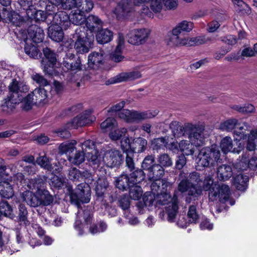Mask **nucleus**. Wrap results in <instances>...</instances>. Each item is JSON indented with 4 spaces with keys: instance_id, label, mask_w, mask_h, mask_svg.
I'll use <instances>...</instances> for the list:
<instances>
[{
    "instance_id": "nucleus-35",
    "label": "nucleus",
    "mask_w": 257,
    "mask_h": 257,
    "mask_svg": "<svg viewBox=\"0 0 257 257\" xmlns=\"http://www.w3.org/2000/svg\"><path fill=\"white\" fill-rule=\"evenodd\" d=\"M195 146L189 140H182L179 143V149L183 153V155H193L195 152V149L193 147Z\"/></svg>"
},
{
    "instance_id": "nucleus-38",
    "label": "nucleus",
    "mask_w": 257,
    "mask_h": 257,
    "mask_svg": "<svg viewBox=\"0 0 257 257\" xmlns=\"http://www.w3.org/2000/svg\"><path fill=\"white\" fill-rule=\"evenodd\" d=\"M164 174L163 167L158 164L154 165V166L148 172V177L150 180H161Z\"/></svg>"
},
{
    "instance_id": "nucleus-33",
    "label": "nucleus",
    "mask_w": 257,
    "mask_h": 257,
    "mask_svg": "<svg viewBox=\"0 0 257 257\" xmlns=\"http://www.w3.org/2000/svg\"><path fill=\"white\" fill-rule=\"evenodd\" d=\"M154 181L151 184V188L152 193L157 195L161 190H165L168 186H171V184L165 180H153Z\"/></svg>"
},
{
    "instance_id": "nucleus-27",
    "label": "nucleus",
    "mask_w": 257,
    "mask_h": 257,
    "mask_svg": "<svg viewBox=\"0 0 257 257\" xmlns=\"http://www.w3.org/2000/svg\"><path fill=\"white\" fill-rule=\"evenodd\" d=\"M63 30L64 29L60 26L52 24L48 29V36L55 42H61L64 38Z\"/></svg>"
},
{
    "instance_id": "nucleus-25",
    "label": "nucleus",
    "mask_w": 257,
    "mask_h": 257,
    "mask_svg": "<svg viewBox=\"0 0 257 257\" xmlns=\"http://www.w3.org/2000/svg\"><path fill=\"white\" fill-rule=\"evenodd\" d=\"M104 59V53L102 51L91 53L88 57V63L89 66L95 68L102 64Z\"/></svg>"
},
{
    "instance_id": "nucleus-4",
    "label": "nucleus",
    "mask_w": 257,
    "mask_h": 257,
    "mask_svg": "<svg viewBox=\"0 0 257 257\" xmlns=\"http://www.w3.org/2000/svg\"><path fill=\"white\" fill-rule=\"evenodd\" d=\"M220 157L221 153L217 145L203 148L199 151L196 159L197 167L201 169L214 167L221 160Z\"/></svg>"
},
{
    "instance_id": "nucleus-55",
    "label": "nucleus",
    "mask_w": 257,
    "mask_h": 257,
    "mask_svg": "<svg viewBox=\"0 0 257 257\" xmlns=\"http://www.w3.org/2000/svg\"><path fill=\"white\" fill-rule=\"evenodd\" d=\"M232 108L244 114L253 113L255 110L254 106L251 104H245L243 105H234L232 106Z\"/></svg>"
},
{
    "instance_id": "nucleus-59",
    "label": "nucleus",
    "mask_w": 257,
    "mask_h": 257,
    "mask_svg": "<svg viewBox=\"0 0 257 257\" xmlns=\"http://www.w3.org/2000/svg\"><path fill=\"white\" fill-rule=\"evenodd\" d=\"M155 163V157L153 155H148L144 159L142 163V168L143 170L148 172L153 167Z\"/></svg>"
},
{
    "instance_id": "nucleus-29",
    "label": "nucleus",
    "mask_w": 257,
    "mask_h": 257,
    "mask_svg": "<svg viewBox=\"0 0 257 257\" xmlns=\"http://www.w3.org/2000/svg\"><path fill=\"white\" fill-rule=\"evenodd\" d=\"M232 176V168L231 166L223 164L220 166L217 170V176L220 181L228 180Z\"/></svg>"
},
{
    "instance_id": "nucleus-36",
    "label": "nucleus",
    "mask_w": 257,
    "mask_h": 257,
    "mask_svg": "<svg viewBox=\"0 0 257 257\" xmlns=\"http://www.w3.org/2000/svg\"><path fill=\"white\" fill-rule=\"evenodd\" d=\"M69 17L70 23L76 25L83 24L86 19L84 13L77 10L71 11Z\"/></svg>"
},
{
    "instance_id": "nucleus-39",
    "label": "nucleus",
    "mask_w": 257,
    "mask_h": 257,
    "mask_svg": "<svg viewBox=\"0 0 257 257\" xmlns=\"http://www.w3.org/2000/svg\"><path fill=\"white\" fill-rule=\"evenodd\" d=\"M249 128L250 126L247 122H239L237 126L235 127L233 134L240 140H246L247 135L246 131H248Z\"/></svg>"
},
{
    "instance_id": "nucleus-30",
    "label": "nucleus",
    "mask_w": 257,
    "mask_h": 257,
    "mask_svg": "<svg viewBox=\"0 0 257 257\" xmlns=\"http://www.w3.org/2000/svg\"><path fill=\"white\" fill-rule=\"evenodd\" d=\"M3 14L4 17L6 16V21L8 23H12L14 26H20L24 23L21 16L15 12L4 10Z\"/></svg>"
},
{
    "instance_id": "nucleus-19",
    "label": "nucleus",
    "mask_w": 257,
    "mask_h": 257,
    "mask_svg": "<svg viewBox=\"0 0 257 257\" xmlns=\"http://www.w3.org/2000/svg\"><path fill=\"white\" fill-rule=\"evenodd\" d=\"M220 148L222 152L226 154L228 152L239 154L244 148V144L239 143L237 148H233L232 140L230 137L223 138L220 142Z\"/></svg>"
},
{
    "instance_id": "nucleus-24",
    "label": "nucleus",
    "mask_w": 257,
    "mask_h": 257,
    "mask_svg": "<svg viewBox=\"0 0 257 257\" xmlns=\"http://www.w3.org/2000/svg\"><path fill=\"white\" fill-rule=\"evenodd\" d=\"M85 22L86 26L90 31V34H92L94 31H98L103 25L102 21L98 17L92 15L89 16Z\"/></svg>"
},
{
    "instance_id": "nucleus-20",
    "label": "nucleus",
    "mask_w": 257,
    "mask_h": 257,
    "mask_svg": "<svg viewBox=\"0 0 257 257\" xmlns=\"http://www.w3.org/2000/svg\"><path fill=\"white\" fill-rule=\"evenodd\" d=\"M142 77L139 71H131L121 73L110 80L111 83H119L123 81L133 80Z\"/></svg>"
},
{
    "instance_id": "nucleus-14",
    "label": "nucleus",
    "mask_w": 257,
    "mask_h": 257,
    "mask_svg": "<svg viewBox=\"0 0 257 257\" xmlns=\"http://www.w3.org/2000/svg\"><path fill=\"white\" fill-rule=\"evenodd\" d=\"M8 96L15 103H20L23 98V94L27 92L29 88L24 82L14 79L9 85Z\"/></svg>"
},
{
    "instance_id": "nucleus-45",
    "label": "nucleus",
    "mask_w": 257,
    "mask_h": 257,
    "mask_svg": "<svg viewBox=\"0 0 257 257\" xmlns=\"http://www.w3.org/2000/svg\"><path fill=\"white\" fill-rule=\"evenodd\" d=\"M249 154L247 152L242 154L241 158L238 159L237 162L235 163L234 167L241 171L246 170L247 168H249Z\"/></svg>"
},
{
    "instance_id": "nucleus-10",
    "label": "nucleus",
    "mask_w": 257,
    "mask_h": 257,
    "mask_svg": "<svg viewBox=\"0 0 257 257\" xmlns=\"http://www.w3.org/2000/svg\"><path fill=\"white\" fill-rule=\"evenodd\" d=\"M29 188L32 190H37V194L40 201V205H48L52 203L53 198L45 188L44 182L41 178L31 179L28 184Z\"/></svg>"
},
{
    "instance_id": "nucleus-6",
    "label": "nucleus",
    "mask_w": 257,
    "mask_h": 257,
    "mask_svg": "<svg viewBox=\"0 0 257 257\" xmlns=\"http://www.w3.org/2000/svg\"><path fill=\"white\" fill-rule=\"evenodd\" d=\"M73 38L75 40L74 48L77 53H87L92 48L94 41L93 35L87 33L84 27L77 28L73 36Z\"/></svg>"
},
{
    "instance_id": "nucleus-13",
    "label": "nucleus",
    "mask_w": 257,
    "mask_h": 257,
    "mask_svg": "<svg viewBox=\"0 0 257 257\" xmlns=\"http://www.w3.org/2000/svg\"><path fill=\"white\" fill-rule=\"evenodd\" d=\"M101 159L100 157H98L100 163L96 165L94 169H97L99 166L102 168L104 165L110 168L119 165L122 161V156L118 150L112 149L105 152L102 160Z\"/></svg>"
},
{
    "instance_id": "nucleus-34",
    "label": "nucleus",
    "mask_w": 257,
    "mask_h": 257,
    "mask_svg": "<svg viewBox=\"0 0 257 257\" xmlns=\"http://www.w3.org/2000/svg\"><path fill=\"white\" fill-rule=\"evenodd\" d=\"M113 37V33L107 29L98 30L96 39L98 43L105 44L110 42Z\"/></svg>"
},
{
    "instance_id": "nucleus-15",
    "label": "nucleus",
    "mask_w": 257,
    "mask_h": 257,
    "mask_svg": "<svg viewBox=\"0 0 257 257\" xmlns=\"http://www.w3.org/2000/svg\"><path fill=\"white\" fill-rule=\"evenodd\" d=\"M151 31L146 28L136 29L127 34V41L134 45H140L145 43L150 35Z\"/></svg>"
},
{
    "instance_id": "nucleus-21",
    "label": "nucleus",
    "mask_w": 257,
    "mask_h": 257,
    "mask_svg": "<svg viewBox=\"0 0 257 257\" xmlns=\"http://www.w3.org/2000/svg\"><path fill=\"white\" fill-rule=\"evenodd\" d=\"M53 25H57L62 27L64 30L67 29L70 26L69 17L64 11L56 13L53 17Z\"/></svg>"
},
{
    "instance_id": "nucleus-28",
    "label": "nucleus",
    "mask_w": 257,
    "mask_h": 257,
    "mask_svg": "<svg viewBox=\"0 0 257 257\" xmlns=\"http://www.w3.org/2000/svg\"><path fill=\"white\" fill-rule=\"evenodd\" d=\"M35 191V193L30 191L23 192L22 196L24 201L30 206L34 207L40 205V201L38 198V195L37 194V190H32Z\"/></svg>"
},
{
    "instance_id": "nucleus-52",
    "label": "nucleus",
    "mask_w": 257,
    "mask_h": 257,
    "mask_svg": "<svg viewBox=\"0 0 257 257\" xmlns=\"http://www.w3.org/2000/svg\"><path fill=\"white\" fill-rule=\"evenodd\" d=\"M216 40L215 37H206V36H198L196 38H193L191 39H189L191 44L189 46L193 45H201L203 44L206 43L208 42H213Z\"/></svg>"
},
{
    "instance_id": "nucleus-51",
    "label": "nucleus",
    "mask_w": 257,
    "mask_h": 257,
    "mask_svg": "<svg viewBox=\"0 0 257 257\" xmlns=\"http://www.w3.org/2000/svg\"><path fill=\"white\" fill-rule=\"evenodd\" d=\"M127 130L124 127H115L109 133V137L112 141H117L125 135Z\"/></svg>"
},
{
    "instance_id": "nucleus-44",
    "label": "nucleus",
    "mask_w": 257,
    "mask_h": 257,
    "mask_svg": "<svg viewBox=\"0 0 257 257\" xmlns=\"http://www.w3.org/2000/svg\"><path fill=\"white\" fill-rule=\"evenodd\" d=\"M239 123L235 118L228 119L220 123L219 129L222 131L231 132L234 129L235 130Z\"/></svg>"
},
{
    "instance_id": "nucleus-7",
    "label": "nucleus",
    "mask_w": 257,
    "mask_h": 257,
    "mask_svg": "<svg viewBox=\"0 0 257 257\" xmlns=\"http://www.w3.org/2000/svg\"><path fill=\"white\" fill-rule=\"evenodd\" d=\"M158 110L139 111L123 109L118 112V116L119 118L127 122H133L152 118L158 115Z\"/></svg>"
},
{
    "instance_id": "nucleus-54",
    "label": "nucleus",
    "mask_w": 257,
    "mask_h": 257,
    "mask_svg": "<svg viewBox=\"0 0 257 257\" xmlns=\"http://www.w3.org/2000/svg\"><path fill=\"white\" fill-rule=\"evenodd\" d=\"M187 216L189 222L194 223H196L199 219V214L197 210L196 205L192 204L189 206Z\"/></svg>"
},
{
    "instance_id": "nucleus-23",
    "label": "nucleus",
    "mask_w": 257,
    "mask_h": 257,
    "mask_svg": "<svg viewBox=\"0 0 257 257\" xmlns=\"http://www.w3.org/2000/svg\"><path fill=\"white\" fill-rule=\"evenodd\" d=\"M28 34L36 43L42 42L44 38L43 30L37 25H31L28 29Z\"/></svg>"
},
{
    "instance_id": "nucleus-58",
    "label": "nucleus",
    "mask_w": 257,
    "mask_h": 257,
    "mask_svg": "<svg viewBox=\"0 0 257 257\" xmlns=\"http://www.w3.org/2000/svg\"><path fill=\"white\" fill-rule=\"evenodd\" d=\"M25 52L30 57L38 58L41 53L38 48L32 45L26 44L25 46Z\"/></svg>"
},
{
    "instance_id": "nucleus-22",
    "label": "nucleus",
    "mask_w": 257,
    "mask_h": 257,
    "mask_svg": "<svg viewBox=\"0 0 257 257\" xmlns=\"http://www.w3.org/2000/svg\"><path fill=\"white\" fill-rule=\"evenodd\" d=\"M75 55L72 53L68 52L66 54L63 60V65L68 70L79 71L81 70L80 62L77 60L74 62L73 59Z\"/></svg>"
},
{
    "instance_id": "nucleus-53",
    "label": "nucleus",
    "mask_w": 257,
    "mask_h": 257,
    "mask_svg": "<svg viewBox=\"0 0 257 257\" xmlns=\"http://www.w3.org/2000/svg\"><path fill=\"white\" fill-rule=\"evenodd\" d=\"M76 144V142L75 140H72L69 143H62L59 146V152L61 154H70L75 149Z\"/></svg>"
},
{
    "instance_id": "nucleus-47",
    "label": "nucleus",
    "mask_w": 257,
    "mask_h": 257,
    "mask_svg": "<svg viewBox=\"0 0 257 257\" xmlns=\"http://www.w3.org/2000/svg\"><path fill=\"white\" fill-rule=\"evenodd\" d=\"M257 139V130H252L249 134L247 135L246 149L250 151H253L255 149L256 140Z\"/></svg>"
},
{
    "instance_id": "nucleus-48",
    "label": "nucleus",
    "mask_w": 257,
    "mask_h": 257,
    "mask_svg": "<svg viewBox=\"0 0 257 257\" xmlns=\"http://www.w3.org/2000/svg\"><path fill=\"white\" fill-rule=\"evenodd\" d=\"M32 94L29 93L25 98H23L22 100L20 102L21 104V108L23 110L27 111L31 109L33 106L35 104H37L36 100L34 99V97L32 96Z\"/></svg>"
},
{
    "instance_id": "nucleus-9",
    "label": "nucleus",
    "mask_w": 257,
    "mask_h": 257,
    "mask_svg": "<svg viewBox=\"0 0 257 257\" xmlns=\"http://www.w3.org/2000/svg\"><path fill=\"white\" fill-rule=\"evenodd\" d=\"M150 0H134V5L131 1L123 0L119 3L113 10L117 20H123L127 18L134 11V5L139 6L141 4L148 3Z\"/></svg>"
},
{
    "instance_id": "nucleus-16",
    "label": "nucleus",
    "mask_w": 257,
    "mask_h": 257,
    "mask_svg": "<svg viewBox=\"0 0 257 257\" xmlns=\"http://www.w3.org/2000/svg\"><path fill=\"white\" fill-rule=\"evenodd\" d=\"M90 110H86L75 117L71 121L66 124L67 129L76 128L90 124L95 120Z\"/></svg>"
},
{
    "instance_id": "nucleus-26",
    "label": "nucleus",
    "mask_w": 257,
    "mask_h": 257,
    "mask_svg": "<svg viewBox=\"0 0 257 257\" xmlns=\"http://www.w3.org/2000/svg\"><path fill=\"white\" fill-rule=\"evenodd\" d=\"M73 5L67 10H70L73 8H77V10L82 13L90 12L93 7V3L91 0H73Z\"/></svg>"
},
{
    "instance_id": "nucleus-12",
    "label": "nucleus",
    "mask_w": 257,
    "mask_h": 257,
    "mask_svg": "<svg viewBox=\"0 0 257 257\" xmlns=\"http://www.w3.org/2000/svg\"><path fill=\"white\" fill-rule=\"evenodd\" d=\"M230 195V188L228 185L217 184L212 188L211 192H209V198L212 201L219 200L221 203L228 202L231 205H233L234 204V201L229 200Z\"/></svg>"
},
{
    "instance_id": "nucleus-43",
    "label": "nucleus",
    "mask_w": 257,
    "mask_h": 257,
    "mask_svg": "<svg viewBox=\"0 0 257 257\" xmlns=\"http://www.w3.org/2000/svg\"><path fill=\"white\" fill-rule=\"evenodd\" d=\"M0 195L3 198H10L14 195V191L9 182H0Z\"/></svg>"
},
{
    "instance_id": "nucleus-57",
    "label": "nucleus",
    "mask_w": 257,
    "mask_h": 257,
    "mask_svg": "<svg viewBox=\"0 0 257 257\" xmlns=\"http://www.w3.org/2000/svg\"><path fill=\"white\" fill-rule=\"evenodd\" d=\"M189 177L188 181L191 185L195 186L197 189H200L201 190L202 181L199 174L194 172L190 174Z\"/></svg>"
},
{
    "instance_id": "nucleus-1",
    "label": "nucleus",
    "mask_w": 257,
    "mask_h": 257,
    "mask_svg": "<svg viewBox=\"0 0 257 257\" xmlns=\"http://www.w3.org/2000/svg\"><path fill=\"white\" fill-rule=\"evenodd\" d=\"M67 190L72 202L75 204L78 208H79V204L80 202L87 203L90 201V189L88 184L85 183H81L77 185L75 191L72 188L68 186ZM91 212L89 210L85 209L82 210V209H79L77 219L74 224L75 228L78 231L79 235L83 234L82 226L81 222V218H83L86 223L88 224L91 220Z\"/></svg>"
},
{
    "instance_id": "nucleus-62",
    "label": "nucleus",
    "mask_w": 257,
    "mask_h": 257,
    "mask_svg": "<svg viewBox=\"0 0 257 257\" xmlns=\"http://www.w3.org/2000/svg\"><path fill=\"white\" fill-rule=\"evenodd\" d=\"M150 9L153 12L160 13L164 6L163 0H150Z\"/></svg>"
},
{
    "instance_id": "nucleus-31",
    "label": "nucleus",
    "mask_w": 257,
    "mask_h": 257,
    "mask_svg": "<svg viewBox=\"0 0 257 257\" xmlns=\"http://www.w3.org/2000/svg\"><path fill=\"white\" fill-rule=\"evenodd\" d=\"M30 93L32 94V96L34 97V99L37 104H45L47 102L48 94L44 88H36Z\"/></svg>"
},
{
    "instance_id": "nucleus-61",
    "label": "nucleus",
    "mask_w": 257,
    "mask_h": 257,
    "mask_svg": "<svg viewBox=\"0 0 257 257\" xmlns=\"http://www.w3.org/2000/svg\"><path fill=\"white\" fill-rule=\"evenodd\" d=\"M202 183V186H201V190L203 189L205 191L209 190V192H211L212 188L214 187L215 185H217V184L214 183L213 179L210 175L207 176Z\"/></svg>"
},
{
    "instance_id": "nucleus-3",
    "label": "nucleus",
    "mask_w": 257,
    "mask_h": 257,
    "mask_svg": "<svg viewBox=\"0 0 257 257\" xmlns=\"http://www.w3.org/2000/svg\"><path fill=\"white\" fill-rule=\"evenodd\" d=\"M82 151H78L73 157H69V161L74 165L82 163L85 158L89 162L90 165L94 168L96 165L100 163L98 159V151L95 149L94 142L86 140L81 143Z\"/></svg>"
},
{
    "instance_id": "nucleus-64",
    "label": "nucleus",
    "mask_w": 257,
    "mask_h": 257,
    "mask_svg": "<svg viewBox=\"0 0 257 257\" xmlns=\"http://www.w3.org/2000/svg\"><path fill=\"white\" fill-rule=\"evenodd\" d=\"M68 177L72 181H79L81 178V172L76 168H71L69 170Z\"/></svg>"
},
{
    "instance_id": "nucleus-60",
    "label": "nucleus",
    "mask_w": 257,
    "mask_h": 257,
    "mask_svg": "<svg viewBox=\"0 0 257 257\" xmlns=\"http://www.w3.org/2000/svg\"><path fill=\"white\" fill-rule=\"evenodd\" d=\"M144 206L150 207L153 205L154 202L156 203V195L151 192H146L143 196Z\"/></svg>"
},
{
    "instance_id": "nucleus-17",
    "label": "nucleus",
    "mask_w": 257,
    "mask_h": 257,
    "mask_svg": "<svg viewBox=\"0 0 257 257\" xmlns=\"http://www.w3.org/2000/svg\"><path fill=\"white\" fill-rule=\"evenodd\" d=\"M172 34L169 45L180 46H189L191 44L185 32L178 25L172 30Z\"/></svg>"
},
{
    "instance_id": "nucleus-11",
    "label": "nucleus",
    "mask_w": 257,
    "mask_h": 257,
    "mask_svg": "<svg viewBox=\"0 0 257 257\" xmlns=\"http://www.w3.org/2000/svg\"><path fill=\"white\" fill-rule=\"evenodd\" d=\"M43 53L45 58L41 60V64L44 72L50 76L56 75L58 74L55 69L57 63L56 54L48 48L43 49Z\"/></svg>"
},
{
    "instance_id": "nucleus-63",
    "label": "nucleus",
    "mask_w": 257,
    "mask_h": 257,
    "mask_svg": "<svg viewBox=\"0 0 257 257\" xmlns=\"http://www.w3.org/2000/svg\"><path fill=\"white\" fill-rule=\"evenodd\" d=\"M158 161L162 167H170L173 164L172 159L167 154L160 155L158 158Z\"/></svg>"
},
{
    "instance_id": "nucleus-50",
    "label": "nucleus",
    "mask_w": 257,
    "mask_h": 257,
    "mask_svg": "<svg viewBox=\"0 0 257 257\" xmlns=\"http://www.w3.org/2000/svg\"><path fill=\"white\" fill-rule=\"evenodd\" d=\"M108 187V183L104 178H99L95 186V191L97 195L101 196L105 192L107 188Z\"/></svg>"
},
{
    "instance_id": "nucleus-40",
    "label": "nucleus",
    "mask_w": 257,
    "mask_h": 257,
    "mask_svg": "<svg viewBox=\"0 0 257 257\" xmlns=\"http://www.w3.org/2000/svg\"><path fill=\"white\" fill-rule=\"evenodd\" d=\"M248 178L246 175L239 174L234 178L233 185L238 190L244 191L247 187Z\"/></svg>"
},
{
    "instance_id": "nucleus-42",
    "label": "nucleus",
    "mask_w": 257,
    "mask_h": 257,
    "mask_svg": "<svg viewBox=\"0 0 257 257\" xmlns=\"http://www.w3.org/2000/svg\"><path fill=\"white\" fill-rule=\"evenodd\" d=\"M118 123L115 119L108 117L100 124V128L103 133L110 132L112 130L117 127Z\"/></svg>"
},
{
    "instance_id": "nucleus-37",
    "label": "nucleus",
    "mask_w": 257,
    "mask_h": 257,
    "mask_svg": "<svg viewBox=\"0 0 257 257\" xmlns=\"http://www.w3.org/2000/svg\"><path fill=\"white\" fill-rule=\"evenodd\" d=\"M47 1L49 3L61 5V7L65 10L69 8L73 5V0H35V4L40 7H43Z\"/></svg>"
},
{
    "instance_id": "nucleus-18",
    "label": "nucleus",
    "mask_w": 257,
    "mask_h": 257,
    "mask_svg": "<svg viewBox=\"0 0 257 257\" xmlns=\"http://www.w3.org/2000/svg\"><path fill=\"white\" fill-rule=\"evenodd\" d=\"M178 189L179 191L182 193L188 192L189 197H186L187 202H190L191 197L195 198L201 193V190L191 185L188 180L181 181L178 185Z\"/></svg>"
},
{
    "instance_id": "nucleus-56",
    "label": "nucleus",
    "mask_w": 257,
    "mask_h": 257,
    "mask_svg": "<svg viewBox=\"0 0 257 257\" xmlns=\"http://www.w3.org/2000/svg\"><path fill=\"white\" fill-rule=\"evenodd\" d=\"M130 188L129 195L131 199L138 200L142 196V189L140 186H138L137 184L132 185Z\"/></svg>"
},
{
    "instance_id": "nucleus-8",
    "label": "nucleus",
    "mask_w": 257,
    "mask_h": 257,
    "mask_svg": "<svg viewBox=\"0 0 257 257\" xmlns=\"http://www.w3.org/2000/svg\"><path fill=\"white\" fill-rule=\"evenodd\" d=\"M145 179L143 171L138 169L130 174V177L122 174L115 180V185L119 190L124 191L131 187L132 185H136L141 183Z\"/></svg>"
},
{
    "instance_id": "nucleus-2",
    "label": "nucleus",
    "mask_w": 257,
    "mask_h": 257,
    "mask_svg": "<svg viewBox=\"0 0 257 257\" xmlns=\"http://www.w3.org/2000/svg\"><path fill=\"white\" fill-rule=\"evenodd\" d=\"M175 138L187 136L189 140L196 147L203 145L205 142L204 126L202 124L185 122L183 124L177 121H172L169 125Z\"/></svg>"
},
{
    "instance_id": "nucleus-32",
    "label": "nucleus",
    "mask_w": 257,
    "mask_h": 257,
    "mask_svg": "<svg viewBox=\"0 0 257 257\" xmlns=\"http://www.w3.org/2000/svg\"><path fill=\"white\" fill-rule=\"evenodd\" d=\"M147 141L146 139L139 137L135 138L131 142V150L134 153H140L146 149Z\"/></svg>"
},
{
    "instance_id": "nucleus-49",
    "label": "nucleus",
    "mask_w": 257,
    "mask_h": 257,
    "mask_svg": "<svg viewBox=\"0 0 257 257\" xmlns=\"http://www.w3.org/2000/svg\"><path fill=\"white\" fill-rule=\"evenodd\" d=\"M48 16L45 12L41 10H36L34 8L32 12L28 11V17L31 20L36 21H44Z\"/></svg>"
},
{
    "instance_id": "nucleus-5",
    "label": "nucleus",
    "mask_w": 257,
    "mask_h": 257,
    "mask_svg": "<svg viewBox=\"0 0 257 257\" xmlns=\"http://www.w3.org/2000/svg\"><path fill=\"white\" fill-rule=\"evenodd\" d=\"M156 205H167L166 211L167 213V219L169 222H174L178 210V199L174 194L171 197L167 188L161 190L160 193L156 196Z\"/></svg>"
},
{
    "instance_id": "nucleus-46",
    "label": "nucleus",
    "mask_w": 257,
    "mask_h": 257,
    "mask_svg": "<svg viewBox=\"0 0 257 257\" xmlns=\"http://www.w3.org/2000/svg\"><path fill=\"white\" fill-rule=\"evenodd\" d=\"M19 103H15L12 99L10 97V96H7L1 105L2 110L3 112L7 113H12L15 109V105L19 104Z\"/></svg>"
},
{
    "instance_id": "nucleus-41",
    "label": "nucleus",
    "mask_w": 257,
    "mask_h": 257,
    "mask_svg": "<svg viewBox=\"0 0 257 257\" xmlns=\"http://www.w3.org/2000/svg\"><path fill=\"white\" fill-rule=\"evenodd\" d=\"M36 163L41 168L47 170L52 171L53 167L51 163V160L47 156L45 153L40 154L37 158Z\"/></svg>"
}]
</instances>
